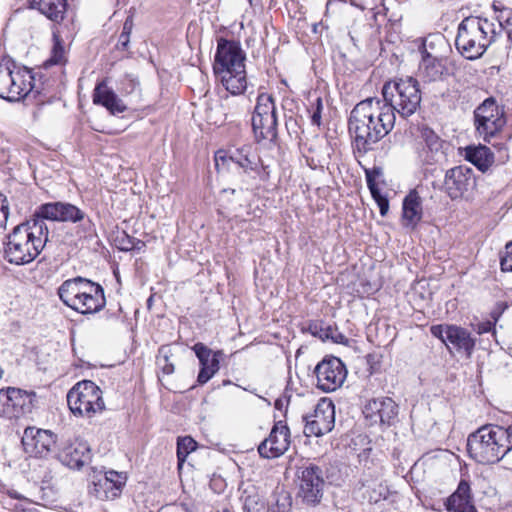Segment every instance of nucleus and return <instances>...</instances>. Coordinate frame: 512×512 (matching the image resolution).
I'll list each match as a JSON object with an SVG mask.
<instances>
[{
    "label": "nucleus",
    "instance_id": "f8f14e48",
    "mask_svg": "<svg viewBox=\"0 0 512 512\" xmlns=\"http://www.w3.org/2000/svg\"><path fill=\"white\" fill-rule=\"evenodd\" d=\"M86 214L77 206L68 202H50L40 205L34 212V220L77 223L84 220Z\"/></svg>",
    "mask_w": 512,
    "mask_h": 512
},
{
    "label": "nucleus",
    "instance_id": "e2e57ef3",
    "mask_svg": "<svg viewBox=\"0 0 512 512\" xmlns=\"http://www.w3.org/2000/svg\"><path fill=\"white\" fill-rule=\"evenodd\" d=\"M248 1H249V3H250V4H252V1H253V0H248Z\"/></svg>",
    "mask_w": 512,
    "mask_h": 512
},
{
    "label": "nucleus",
    "instance_id": "7ed1b4c3",
    "mask_svg": "<svg viewBox=\"0 0 512 512\" xmlns=\"http://www.w3.org/2000/svg\"><path fill=\"white\" fill-rule=\"evenodd\" d=\"M496 24L478 16L464 18L458 26L455 46L466 59L474 60L481 57L495 41Z\"/></svg>",
    "mask_w": 512,
    "mask_h": 512
},
{
    "label": "nucleus",
    "instance_id": "a211bd4d",
    "mask_svg": "<svg viewBox=\"0 0 512 512\" xmlns=\"http://www.w3.org/2000/svg\"><path fill=\"white\" fill-rule=\"evenodd\" d=\"M475 185L473 170L467 166H456L446 171L444 189L452 199H458Z\"/></svg>",
    "mask_w": 512,
    "mask_h": 512
},
{
    "label": "nucleus",
    "instance_id": "4d7b16f0",
    "mask_svg": "<svg viewBox=\"0 0 512 512\" xmlns=\"http://www.w3.org/2000/svg\"><path fill=\"white\" fill-rule=\"evenodd\" d=\"M376 0H351V4L355 7L365 10L368 6L375 4Z\"/></svg>",
    "mask_w": 512,
    "mask_h": 512
},
{
    "label": "nucleus",
    "instance_id": "864d4df0",
    "mask_svg": "<svg viewBox=\"0 0 512 512\" xmlns=\"http://www.w3.org/2000/svg\"><path fill=\"white\" fill-rule=\"evenodd\" d=\"M321 112H322V100L321 98H317L316 107L311 115V123L316 126H320L321 124Z\"/></svg>",
    "mask_w": 512,
    "mask_h": 512
},
{
    "label": "nucleus",
    "instance_id": "e433bc0d",
    "mask_svg": "<svg viewBox=\"0 0 512 512\" xmlns=\"http://www.w3.org/2000/svg\"><path fill=\"white\" fill-rule=\"evenodd\" d=\"M67 61L66 50L64 47L63 39L53 32V47L51 49V56L45 61V66L63 65Z\"/></svg>",
    "mask_w": 512,
    "mask_h": 512
},
{
    "label": "nucleus",
    "instance_id": "a18cd8bd",
    "mask_svg": "<svg viewBox=\"0 0 512 512\" xmlns=\"http://www.w3.org/2000/svg\"><path fill=\"white\" fill-rule=\"evenodd\" d=\"M374 174L378 175V174H380V172L377 170L367 171L366 172V182H367V186L371 192L373 199L375 200V202H377V199H383V198H385V196L381 194V192L375 182Z\"/></svg>",
    "mask_w": 512,
    "mask_h": 512
},
{
    "label": "nucleus",
    "instance_id": "412c9836",
    "mask_svg": "<svg viewBox=\"0 0 512 512\" xmlns=\"http://www.w3.org/2000/svg\"><path fill=\"white\" fill-rule=\"evenodd\" d=\"M77 300L79 303L76 302L72 309L81 314L97 313L102 310L106 304L103 287L91 280L83 289Z\"/></svg>",
    "mask_w": 512,
    "mask_h": 512
},
{
    "label": "nucleus",
    "instance_id": "79ce46f5",
    "mask_svg": "<svg viewBox=\"0 0 512 512\" xmlns=\"http://www.w3.org/2000/svg\"><path fill=\"white\" fill-rule=\"evenodd\" d=\"M119 90L124 95L140 92V82L134 75L126 74L120 81Z\"/></svg>",
    "mask_w": 512,
    "mask_h": 512
},
{
    "label": "nucleus",
    "instance_id": "7c9ffc66",
    "mask_svg": "<svg viewBox=\"0 0 512 512\" xmlns=\"http://www.w3.org/2000/svg\"><path fill=\"white\" fill-rule=\"evenodd\" d=\"M308 331L321 340H332L334 343L347 345L349 340L336 327L325 325L322 321H314L308 325Z\"/></svg>",
    "mask_w": 512,
    "mask_h": 512
},
{
    "label": "nucleus",
    "instance_id": "2eb2a0df",
    "mask_svg": "<svg viewBox=\"0 0 512 512\" xmlns=\"http://www.w3.org/2000/svg\"><path fill=\"white\" fill-rule=\"evenodd\" d=\"M299 496L307 504L315 505L323 496V472L314 464L302 467L299 474Z\"/></svg>",
    "mask_w": 512,
    "mask_h": 512
},
{
    "label": "nucleus",
    "instance_id": "dca6fc26",
    "mask_svg": "<svg viewBox=\"0 0 512 512\" xmlns=\"http://www.w3.org/2000/svg\"><path fill=\"white\" fill-rule=\"evenodd\" d=\"M398 412V405L390 397L373 398L365 404L363 409V414L371 425L391 426L396 422Z\"/></svg>",
    "mask_w": 512,
    "mask_h": 512
},
{
    "label": "nucleus",
    "instance_id": "de8ad7c7",
    "mask_svg": "<svg viewBox=\"0 0 512 512\" xmlns=\"http://www.w3.org/2000/svg\"><path fill=\"white\" fill-rule=\"evenodd\" d=\"M500 265L503 271L512 272V241L506 244L504 254L501 257Z\"/></svg>",
    "mask_w": 512,
    "mask_h": 512
},
{
    "label": "nucleus",
    "instance_id": "c03bdc74",
    "mask_svg": "<svg viewBox=\"0 0 512 512\" xmlns=\"http://www.w3.org/2000/svg\"><path fill=\"white\" fill-rule=\"evenodd\" d=\"M220 369V365L216 361L206 367H200V371L197 376V383L199 385L206 384Z\"/></svg>",
    "mask_w": 512,
    "mask_h": 512
},
{
    "label": "nucleus",
    "instance_id": "bb28decb",
    "mask_svg": "<svg viewBox=\"0 0 512 512\" xmlns=\"http://www.w3.org/2000/svg\"><path fill=\"white\" fill-rule=\"evenodd\" d=\"M225 89L232 95L243 94L247 88L246 69H232L215 74Z\"/></svg>",
    "mask_w": 512,
    "mask_h": 512
},
{
    "label": "nucleus",
    "instance_id": "ea45409f",
    "mask_svg": "<svg viewBox=\"0 0 512 512\" xmlns=\"http://www.w3.org/2000/svg\"><path fill=\"white\" fill-rule=\"evenodd\" d=\"M133 17L128 16L123 24L122 32L118 37V41L116 44L117 50L126 51L129 48L130 43V35L133 29Z\"/></svg>",
    "mask_w": 512,
    "mask_h": 512
},
{
    "label": "nucleus",
    "instance_id": "f704fd0d",
    "mask_svg": "<svg viewBox=\"0 0 512 512\" xmlns=\"http://www.w3.org/2000/svg\"><path fill=\"white\" fill-rule=\"evenodd\" d=\"M195 355L197 356L200 367L212 365L215 361L220 365V357L223 355L222 351H212L205 344L198 342L193 347Z\"/></svg>",
    "mask_w": 512,
    "mask_h": 512
},
{
    "label": "nucleus",
    "instance_id": "473e14b6",
    "mask_svg": "<svg viewBox=\"0 0 512 512\" xmlns=\"http://www.w3.org/2000/svg\"><path fill=\"white\" fill-rule=\"evenodd\" d=\"M11 65H12V57L3 56L0 59V98L7 100L9 98V94L11 93Z\"/></svg>",
    "mask_w": 512,
    "mask_h": 512
},
{
    "label": "nucleus",
    "instance_id": "49530a36",
    "mask_svg": "<svg viewBox=\"0 0 512 512\" xmlns=\"http://www.w3.org/2000/svg\"><path fill=\"white\" fill-rule=\"evenodd\" d=\"M499 26L506 30L508 39L512 42V10L504 9L499 15Z\"/></svg>",
    "mask_w": 512,
    "mask_h": 512
},
{
    "label": "nucleus",
    "instance_id": "680f3d73",
    "mask_svg": "<svg viewBox=\"0 0 512 512\" xmlns=\"http://www.w3.org/2000/svg\"><path fill=\"white\" fill-rule=\"evenodd\" d=\"M230 383H231V381H230V380H224V381H223V385H229Z\"/></svg>",
    "mask_w": 512,
    "mask_h": 512
},
{
    "label": "nucleus",
    "instance_id": "3c124183",
    "mask_svg": "<svg viewBox=\"0 0 512 512\" xmlns=\"http://www.w3.org/2000/svg\"><path fill=\"white\" fill-rule=\"evenodd\" d=\"M244 509L247 512H259L261 509V505L258 503L257 495L247 496L244 500Z\"/></svg>",
    "mask_w": 512,
    "mask_h": 512
},
{
    "label": "nucleus",
    "instance_id": "603ef678",
    "mask_svg": "<svg viewBox=\"0 0 512 512\" xmlns=\"http://www.w3.org/2000/svg\"><path fill=\"white\" fill-rule=\"evenodd\" d=\"M506 449L507 452H505V455L501 458V460L504 462L506 468L512 469V437L507 439L505 450Z\"/></svg>",
    "mask_w": 512,
    "mask_h": 512
},
{
    "label": "nucleus",
    "instance_id": "1a4fd4ad",
    "mask_svg": "<svg viewBox=\"0 0 512 512\" xmlns=\"http://www.w3.org/2000/svg\"><path fill=\"white\" fill-rule=\"evenodd\" d=\"M220 160L223 163L232 162L243 169L244 173L253 172L263 180H266L268 177L265 168L263 166L260 167V158L250 145H243L228 151L220 150L215 154L216 166L219 165L218 162Z\"/></svg>",
    "mask_w": 512,
    "mask_h": 512
},
{
    "label": "nucleus",
    "instance_id": "09e8293b",
    "mask_svg": "<svg viewBox=\"0 0 512 512\" xmlns=\"http://www.w3.org/2000/svg\"><path fill=\"white\" fill-rule=\"evenodd\" d=\"M9 216V202L7 197L0 192V227L5 228Z\"/></svg>",
    "mask_w": 512,
    "mask_h": 512
},
{
    "label": "nucleus",
    "instance_id": "f3484780",
    "mask_svg": "<svg viewBox=\"0 0 512 512\" xmlns=\"http://www.w3.org/2000/svg\"><path fill=\"white\" fill-rule=\"evenodd\" d=\"M290 445V430L282 421L274 424L269 436L258 446L261 457L267 459L278 458L283 455Z\"/></svg>",
    "mask_w": 512,
    "mask_h": 512
},
{
    "label": "nucleus",
    "instance_id": "c85d7f7f",
    "mask_svg": "<svg viewBox=\"0 0 512 512\" xmlns=\"http://www.w3.org/2000/svg\"><path fill=\"white\" fill-rule=\"evenodd\" d=\"M90 280L83 277H75L64 281L58 288V295L61 301L69 308H73L83 289Z\"/></svg>",
    "mask_w": 512,
    "mask_h": 512
},
{
    "label": "nucleus",
    "instance_id": "bf43d9fd",
    "mask_svg": "<svg viewBox=\"0 0 512 512\" xmlns=\"http://www.w3.org/2000/svg\"><path fill=\"white\" fill-rule=\"evenodd\" d=\"M230 192L231 194H234L235 193V189H224L223 192L226 193V192Z\"/></svg>",
    "mask_w": 512,
    "mask_h": 512
},
{
    "label": "nucleus",
    "instance_id": "4468645a",
    "mask_svg": "<svg viewBox=\"0 0 512 512\" xmlns=\"http://www.w3.org/2000/svg\"><path fill=\"white\" fill-rule=\"evenodd\" d=\"M21 442L26 453L34 457L46 458L55 451L56 435L49 430L27 427Z\"/></svg>",
    "mask_w": 512,
    "mask_h": 512
},
{
    "label": "nucleus",
    "instance_id": "5fc2aeb1",
    "mask_svg": "<svg viewBox=\"0 0 512 512\" xmlns=\"http://www.w3.org/2000/svg\"><path fill=\"white\" fill-rule=\"evenodd\" d=\"M476 332L478 334L489 333L494 330V323L491 321L480 322L476 325Z\"/></svg>",
    "mask_w": 512,
    "mask_h": 512
},
{
    "label": "nucleus",
    "instance_id": "5701e85b",
    "mask_svg": "<svg viewBox=\"0 0 512 512\" xmlns=\"http://www.w3.org/2000/svg\"><path fill=\"white\" fill-rule=\"evenodd\" d=\"M445 506L450 512H477L473 503L471 487L467 480H460L455 492L447 498Z\"/></svg>",
    "mask_w": 512,
    "mask_h": 512
},
{
    "label": "nucleus",
    "instance_id": "cd10ccee",
    "mask_svg": "<svg viewBox=\"0 0 512 512\" xmlns=\"http://www.w3.org/2000/svg\"><path fill=\"white\" fill-rule=\"evenodd\" d=\"M402 218L406 226L415 227L422 219V199L416 190H411L404 198Z\"/></svg>",
    "mask_w": 512,
    "mask_h": 512
},
{
    "label": "nucleus",
    "instance_id": "a878e982",
    "mask_svg": "<svg viewBox=\"0 0 512 512\" xmlns=\"http://www.w3.org/2000/svg\"><path fill=\"white\" fill-rule=\"evenodd\" d=\"M447 338V348L449 350L452 346L457 352H463L467 357L472 355L475 348V339L468 330L456 325L449 326Z\"/></svg>",
    "mask_w": 512,
    "mask_h": 512
},
{
    "label": "nucleus",
    "instance_id": "6e6d98bb",
    "mask_svg": "<svg viewBox=\"0 0 512 512\" xmlns=\"http://www.w3.org/2000/svg\"><path fill=\"white\" fill-rule=\"evenodd\" d=\"M376 203L379 207L381 216H386L388 213V210H389V201H388L387 197H385L383 199H377Z\"/></svg>",
    "mask_w": 512,
    "mask_h": 512
},
{
    "label": "nucleus",
    "instance_id": "39448f33",
    "mask_svg": "<svg viewBox=\"0 0 512 512\" xmlns=\"http://www.w3.org/2000/svg\"><path fill=\"white\" fill-rule=\"evenodd\" d=\"M67 403L75 416L87 418L105 409L101 389L90 380L76 383L67 393Z\"/></svg>",
    "mask_w": 512,
    "mask_h": 512
},
{
    "label": "nucleus",
    "instance_id": "9d476101",
    "mask_svg": "<svg viewBox=\"0 0 512 512\" xmlns=\"http://www.w3.org/2000/svg\"><path fill=\"white\" fill-rule=\"evenodd\" d=\"M304 433L307 436H322L329 433L335 424V406L328 398L319 400L310 415L303 416Z\"/></svg>",
    "mask_w": 512,
    "mask_h": 512
},
{
    "label": "nucleus",
    "instance_id": "13d9d810",
    "mask_svg": "<svg viewBox=\"0 0 512 512\" xmlns=\"http://www.w3.org/2000/svg\"><path fill=\"white\" fill-rule=\"evenodd\" d=\"M8 495L13 498V499H18V500H24V501H28L27 498H25L24 496H22L20 493H18L16 490H10L8 491Z\"/></svg>",
    "mask_w": 512,
    "mask_h": 512
},
{
    "label": "nucleus",
    "instance_id": "8fccbe9b",
    "mask_svg": "<svg viewBox=\"0 0 512 512\" xmlns=\"http://www.w3.org/2000/svg\"><path fill=\"white\" fill-rule=\"evenodd\" d=\"M450 325H433L431 326L430 328V332L431 334L440 339L446 346H448L447 344V331H448V327Z\"/></svg>",
    "mask_w": 512,
    "mask_h": 512
},
{
    "label": "nucleus",
    "instance_id": "c756f323",
    "mask_svg": "<svg viewBox=\"0 0 512 512\" xmlns=\"http://www.w3.org/2000/svg\"><path fill=\"white\" fill-rule=\"evenodd\" d=\"M31 8L37 9L54 23H61L67 11V0H32Z\"/></svg>",
    "mask_w": 512,
    "mask_h": 512
},
{
    "label": "nucleus",
    "instance_id": "58836bf2",
    "mask_svg": "<svg viewBox=\"0 0 512 512\" xmlns=\"http://www.w3.org/2000/svg\"><path fill=\"white\" fill-rule=\"evenodd\" d=\"M197 447L196 441L190 437H179L177 440V459L179 468L182 467L187 456L193 452Z\"/></svg>",
    "mask_w": 512,
    "mask_h": 512
},
{
    "label": "nucleus",
    "instance_id": "ddd939ff",
    "mask_svg": "<svg viewBox=\"0 0 512 512\" xmlns=\"http://www.w3.org/2000/svg\"><path fill=\"white\" fill-rule=\"evenodd\" d=\"M317 386L324 392H332L339 388L346 378V368L337 357L323 359L315 368Z\"/></svg>",
    "mask_w": 512,
    "mask_h": 512
},
{
    "label": "nucleus",
    "instance_id": "f257e3e1",
    "mask_svg": "<svg viewBox=\"0 0 512 512\" xmlns=\"http://www.w3.org/2000/svg\"><path fill=\"white\" fill-rule=\"evenodd\" d=\"M396 115L378 98H367L352 109L348 129L355 148L367 153L394 128Z\"/></svg>",
    "mask_w": 512,
    "mask_h": 512
},
{
    "label": "nucleus",
    "instance_id": "6ab92c4d",
    "mask_svg": "<svg viewBox=\"0 0 512 512\" xmlns=\"http://www.w3.org/2000/svg\"><path fill=\"white\" fill-rule=\"evenodd\" d=\"M126 481L125 473L110 470L93 481L90 492L99 500H114L121 495Z\"/></svg>",
    "mask_w": 512,
    "mask_h": 512
},
{
    "label": "nucleus",
    "instance_id": "4c0bfd02",
    "mask_svg": "<svg viewBox=\"0 0 512 512\" xmlns=\"http://www.w3.org/2000/svg\"><path fill=\"white\" fill-rule=\"evenodd\" d=\"M114 242L119 250L125 252L134 249H141V247L144 246V243L141 240L130 236L124 230L117 232Z\"/></svg>",
    "mask_w": 512,
    "mask_h": 512
},
{
    "label": "nucleus",
    "instance_id": "aec40b11",
    "mask_svg": "<svg viewBox=\"0 0 512 512\" xmlns=\"http://www.w3.org/2000/svg\"><path fill=\"white\" fill-rule=\"evenodd\" d=\"M11 72L12 77L10 83L12 87L8 101L16 102L26 97L29 93L33 92V90L36 89V85L34 82V75L32 70L16 62L13 58Z\"/></svg>",
    "mask_w": 512,
    "mask_h": 512
},
{
    "label": "nucleus",
    "instance_id": "37998d69",
    "mask_svg": "<svg viewBox=\"0 0 512 512\" xmlns=\"http://www.w3.org/2000/svg\"><path fill=\"white\" fill-rule=\"evenodd\" d=\"M290 506V496L287 493H281L274 497V503L269 507L268 512H288Z\"/></svg>",
    "mask_w": 512,
    "mask_h": 512
},
{
    "label": "nucleus",
    "instance_id": "20e7f679",
    "mask_svg": "<svg viewBox=\"0 0 512 512\" xmlns=\"http://www.w3.org/2000/svg\"><path fill=\"white\" fill-rule=\"evenodd\" d=\"M382 96L384 105L392 109V113L407 119L420 108L422 94L419 82L413 77L397 78L383 85Z\"/></svg>",
    "mask_w": 512,
    "mask_h": 512
},
{
    "label": "nucleus",
    "instance_id": "052dcab7",
    "mask_svg": "<svg viewBox=\"0 0 512 512\" xmlns=\"http://www.w3.org/2000/svg\"><path fill=\"white\" fill-rule=\"evenodd\" d=\"M16 509H18V507H16ZM26 509L22 506V505H19V512H25Z\"/></svg>",
    "mask_w": 512,
    "mask_h": 512
},
{
    "label": "nucleus",
    "instance_id": "f03ea898",
    "mask_svg": "<svg viewBox=\"0 0 512 512\" xmlns=\"http://www.w3.org/2000/svg\"><path fill=\"white\" fill-rule=\"evenodd\" d=\"M49 230L42 220L33 218L13 228L3 243L4 259L14 265L31 263L48 241Z\"/></svg>",
    "mask_w": 512,
    "mask_h": 512
},
{
    "label": "nucleus",
    "instance_id": "4be33fe9",
    "mask_svg": "<svg viewBox=\"0 0 512 512\" xmlns=\"http://www.w3.org/2000/svg\"><path fill=\"white\" fill-rule=\"evenodd\" d=\"M57 458L63 465L79 470L90 461L89 445L85 441L75 440L65 445L58 452Z\"/></svg>",
    "mask_w": 512,
    "mask_h": 512
},
{
    "label": "nucleus",
    "instance_id": "6e6552de",
    "mask_svg": "<svg viewBox=\"0 0 512 512\" xmlns=\"http://www.w3.org/2000/svg\"><path fill=\"white\" fill-rule=\"evenodd\" d=\"M36 401V393L20 388L7 387L0 390V414L7 417H21L31 413Z\"/></svg>",
    "mask_w": 512,
    "mask_h": 512
},
{
    "label": "nucleus",
    "instance_id": "c9c22d12",
    "mask_svg": "<svg viewBox=\"0 0 512 512\" xmlns=\"http://www.w3.org/2000/svg\"><path fill=\"white\" fill-rule=\"evenodd\" d=\"M443 69L441 62L429 55L424 57L420 64V72L428 81H435L439 79L443 74Z\"/></svg>",
    "mask_w": 512,
    "mask_h": 512
},
{
    "label": "nucleus",
    "instance_id": "a19ab883",
    "mask_svg": "<svg viewBox=\"0 0 512 512\" xmlns=\"http://www.w3.org/2000/svg\"><path fill=\"white\" fill-rule=\"evenodd\" d=\"M170 349L167 347H161L158 351V355L156 357V364L161 369V371L170 375L174 372V364L170 362Z\"/></svg>",
    "mask_w": 512,
    "mask_h": 512
},
{
    "label": "nucleus",
    "instance_id": "423d86ee",
    "mask_svg": "<svg viewBox=\"0 0 512 512\" xmlns=\"http://www.w3.org/2000/svg\"><path fill=\"white\" fill-rule=\"evenodd\" d=\"M252 128L257 142L277 138V111L274 98L268 93H260L252 116Z\"/></svg>",
    "mask_w": 512,
    "mask_h": 512
},
{
    "label": "nucleus",
    "instance_id": "2f4dec72",
    "mask_svg": "<svg viewBox=\"0 0 512 512\" xmlns=\"http://www.w3.org/2000/svg\"><path fill=\"white\" fill-rule=\"evenodd\" d=\"M465 157L482 172L488 170L494 162V155L490 148L483 145L467 147Z\"/></svg>",
    "mask_w": 512,
    "mask_h": 512
},
{
    "label": "nucleus",
    "instance_id": "393cba45",
    "mask_svg": "<svg viewBox=\"0 0 512 512\" xmlns=\"http://www.w3.org/2000/svg\"><path fill=\"white\" fill-rule=\"evenodd\" d=\"M93 102L104 106L113 115L127 110V106L112 89L106 86L105 81L96 85L93 92Z\"/></svg>",
    "mask_w": 512,
    "mask_h": 512
},
{
    "label": "nucleus",
    "instance_id": "72a5a7b5",
    "mask_svg": "<svg viewBox=\"0 0 512 512\" xmlns=\"http://www.w3.org/2000/svg\"><path fill=\"white\" fill-rule=\"evenodd\" d=\"M361 489L363 490L362 497L367 499L369 503L376 504L381 500L386 499L388 495L387 486L375 480L363 483Z\"/></svg>",
    "mask_w": 512,
    "mask_h": 512
},
{
    "label": "nucleus",
    "instance_id": "0eeeda50",
    "mask_svg": "<svg viewBox=\"0 0 512 512\" xmlns=\"http://www.w3.org/2000/svg\"><path fill=\"white\" fill-rule=\"evenodd\" d=\"M506 124L504 108L492 97L484 100L474 111V125L477 134L488 143Z\"/></svg>",
    "mask_w": 512,
    "mask_h": 512
},
{
    "label": "nucleus",
    "instance_id": "b1692460",
    "mask_svg": "<svg viewBox=\"0 0 512 512\" xmlns=\"http://www.w3.org/2000/svg\"><path fill=\"white\" fill-rule=\"evenodd\" d=\"M421 139L424 142L421 157L427 164H434L445 159L443 140L429 127L421 129Z\"/></svg>",
    "mask_w": 512,
    "mask_h": 512
},
{
    "label": "nucleus",
    "instance_id": "9b49d317",
    "mask_svg": "<svg viewBox=\"0 0 512 512\" xmlns=\"http://www.w3.org/2000/svg\"><path fill=\"white\" fill-rule=\"evenodd\" d=\"M246 55L239 42L219 38L214 58V74L245 67Z\"/></svg>",
    "mask_w": 512,
    "mask_h": 512
}]
</instances>
